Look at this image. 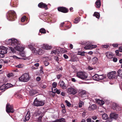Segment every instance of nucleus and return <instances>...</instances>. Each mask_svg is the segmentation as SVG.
Listing matches in <instances>:
<instances>
[{
  "instance_id": "a211bd4d",
  "label": "nucleus",
  "mask_w": 122,
  "mask_h": 122,
  "mask_svg": "<svg viewBox=\"0 0 122 122\" xmlns=\"http://www.w3.org/2000/svg\"><path fill=\"white\" fill-rule=\"evenodd\" d=\"M106 55L107 58L109 59H111L113 56V54L112 52L108 51L106 53Z\"/></svg>"
},
{
  "instance_id": "7ed1b4c3",
  "label": "nucleus",
  "mask_w": 122,
  "mask_h": 122,
  "mask_svg": "<svg viewBox=\"0 0 122 122\" xmlns=\"http://www.w3.org/2000/svg\"><path fill=\"white\" fill-rule=\"evenodd\" d=\"M42 113L40 111H39L37 112L34 113L33 115V117L34 119H37L39 122L42 121L41 119L43 117Z\"/></svg>"
},
{
  "instance_id": "49530a36",
  "label": "nucleus",
  "mask_w": 122,
  "mask_h": 122,
  "mask_svg": "<svg viewBox=\"0 0 122 122\" xmlns=\"http://www.w3.org/2000/svg\"><path fill=\"white\" fill-rule=\"evenodd\" d=\"M116 108L115 110L117 111H119L121 110V108L120 106H119L118 105L117 106V107H116Z\"/></svg>"
},
{
  "instance_id": "9b49d317",
  "label": "nucleus",
  "mask_w": 122,
  "mask_h": 122,
  "mask_svg": "<svg viewBox=\"0 0 122 122\" xmlns=\"http://www.w3.org/2000/svg\"><path fill=\"white\" fill-rule=\"evenodd\" d=\"M57 10L59 11L64 13H67L69 11V10L67 8L63 7H58Z\"/></svg>"
},
{
  "instance_id": "72a5a7b5",
  "label": "nucleus",
  "mask_w": 122,
  "mask_h": 122,
  "mask_svg": "<svg viewBox=\"0 0 122 122\" xmlns=\"http://www.w3.org/2000/svg\"><path fill=\"white\" fill-rule=\"evenodd\" d=\"M80 20V18L78 17L75 19V21L74 22L75 23H77Z\"/></svg>"
},
{
  "instance_id": "de8ad7c7",
  "label": "nucleus",
  "mask_w": 122,
  "mask_h": 122,
  "mask_svg": "<svg viewBox=\"0 0 122 122\" xmlns=\"http://www.w3.org/2000/svg\"><path fill=\"white\" fill-rule=\"evenodd\" d=\"M14 76V74L12 73H10L8 74L7 75V76L9 77L13 76Z\"/></svg>"
},
{
  "instance_id": "c03bdc74",
  "label": "nucleus",
  "mask_w": 122,
  "mask_h": 122,
  "mask_svg": "<svg viewBox=\"0 0 122 122\" xmlns=\"http://www.w3.org/2000/svg\"><path fill=\"white\" fill-rule=\"evenodd\" d=\"M115 52L116 54V55L119 56H121V54L119 53V51L118 50H117L115 51Z\"/></svg>"
},
{
  "instance_id": "680f3d73",
  "label": "nucleus",
  "mask_w": 122,
  "mask_h": 122,
  "mask_svg": "<svg viewBox=\"0 0 122 122\" xmlns=\"http://www.w3.org/2000/svg\"><path fill=\"white\" fill-rule=\"evenodd\" d=\"M117 60V59L116 58H114L113 59V61L115 62H116Z\"/></svg>"
},
{
  "instance_id": "c756f323",
  "label": "nucleus",
  "mask_w": 122,
  "mask_h": 122,
  "mask_svg": "<svg viewBox=\"0 0 122 122\" xmlns=\"http://www.w3.org/2000/svg\"><path fill=\"white\" fill-rule=\"evenodd\" d=\"M93 15L95 16L97 18L99 19L100 17V14L99 13L97 12H95Z\"/></svg>"
},
{
  "instance_id": "1a4fd4ad",
  "label": "nucleus",
  "mask_w": 122,
  "mask_h": 122,
  "mask_svg": "<svg viewBox=\"0 0 122 122\" xmlns=\"http://www.w3.org/2000/svg\"><path fill=\"white\" fill-rule=\"evenodd\" d=\"M6 111L7 113H13L14 110L13 109V106L7 103L6 107Z\"/></svg>"
},
{
  "instance_id": "5701e85b",
  "label": "nucleus",
  "mask_w": 122,
  "mask_h": 122,
  "mask_svg": "<svg viewBox=\"0 0 122 122\" xmlns=\"http://www.w3.org/2000/svg\"><path fill=\"white\" fill-rule=\"evenodd\" d=\"M102 119L104 120H107L108 119L109 120V118L108 117V116L107 114L104 113L103 114L102 116Z\"/></svg>"
},
{
  "instance_id": "e433bc0d",
  "label": "nucleus",
  "mask_w": 122,
  "mask_h": 122,
  "mask_svg": "<svg viewBox=\"0 0 122 122\" xmlns=\"http://www.w3.org/2000/svg\"><path fill=\"white\" fill-rule=\"evenodd\" d=\"M62 85V86H61L60 87H61V88L63 89H66L67 88V86L66 84H65V83L64 84H63Z\"/></svg>"
},
{
  "instance_id": "09e8293b",
  "label": "nucleus",
  "mask_w": 122,
  "mask_h": 122,
  "mask_svg": "<svg viewBox=\"0 0 122 122\" xmlns=\"http://www.w3.org/2000/svg\"><path fill=\"white\" fill-rule=\"evenodd\" d=\"M101 46L102 48H107L109 47V46L108 45H102Z\"/></svg>"
},
{
  "instance_id": "69168bd1",
  "label": "nucleus",
  "mask_w": 122,
  "mask_h": 122,
  "mask_svg": "<svg viewBox=\"0 0 122 122\" xmlns=\"http://www.w3.org/2000/svg\"><path fill=\"white\" fill-rule=\"evenodd\" d=\"M5 56V55L3 54L0 53V58H2L4 57Z\"/></svg>"
},
{
  "instance_id": "58836bf2",
  "label": "nucleus",
  "mask_w": 122,
  "mask_h": 122,
  "mask_svg": "<svg viewBox=\"0 0 122 122\" xmlns=\"http://www.w3.org/2000/svg\"><path fill=\"white\" fill-rule=\"evenodd\" d=\"M65 102L66 103L67 106L68 107H70L71 105V104L70 102H69L67 100H66L65 101Z\"/></svg>"
},
{
  "instance_id": "13d9d810",
  "label": "nucleus",
  "mask_w": 122,
  "mask_h": 122,
  "mask_svg": "<svg viewBox=\"0 0 122 122\" xmlns=\"http://www.w3.org/2000/svg\"><path fill=\"white\" fill-rule=\"evenodd\" d=\"M17 97L18 98H22V96L20 95V94H18L17 95Z\"/></svg>"
},
{
  "instance_id": "423d86ee",
  "label": "nucleus",
  "mask_w": 122,
  "mask_h": 122,
  "mask_svg": "<svg viewBox=\"0 0 122 122\" xmlns=\"http://www.w3.org/2000/svg\"><path fill=\"white\" fill-rule=\"evenodd\" d=\"M19 80L20 81L26 82L29 80V76L28 74L26 73L23 75L19 79Z\"/></svg>"
},
{
  "instance_id": "9d476101",
  "label": "nucleus",
  "mask_w": 122,
  "mask_h": 122,
  "mask_svg": "<svg viewBox=\"0 0 122 122\" xmlns=\"http://www.w3.org/2000/svg\"><path fill=\"white\" fill-rule=\"evenodd\" d=\"M116 72L115 71L109 72L107 75L108 78L110 79H116L117 76L116 75Z\"/></svg>"
},
{
  "instance_id": "37998d69",
  "label": "nucleus",
  "mask_w": 122,
  "mask_h": 122,
  "mask_svg": "<svg viewBox=\"0 0 122 122\" xmlns=\"http://www.w3.org/2000/svg\"><path fill=\"white\" fill-rule=\"evenodd\" d=\"M64 82L63 81H60L59 83V85L61 87L63 84H64Z\"/></svg>"
},
{
  "instance_id": "6e6552de",
  "label": "nucleus",
  "mask_w": 122,
  "mask_h": 122,
  "mask_svg": "<svg viewBox=\"0 0 122 122\" xmlns=\"http://www.w3.org/2000/svg\"><path fill=\"white\" fill-rule=\"evenodd\" d=\"M67 90V93L70 94L74 95L76 94L78 92L77 89L75 88L70 87L68 88Z\"/></svg>"
},
{
  "instance_id": "dca6fc26",
  "label": "nucleus",
  "mask_w": 122,
  "mask_h": 122,
  "mask_svg": "<svg viewBox=\"0 0 122 122\" xmlns=\"http://www.w3.org/2000/svg\"><path fill=\"white\" fill-rule=\"evenodd\" d=\"M7 85L3 84L0 87V90L2 92H4L6 90L9 88L7 87Z\"/></svg>"
},
{
  "instance_id": "f8f14e48",
  "label": "nucleus",
  "mask_w": 122,
  "mask_h": 122,
  "mask_svg": "<svg viewBox=\"0 0 122 122\" xmlns=\"http://www.w3.org/2000/svg\"><path fill=\"white\" fill-rule=\"evenodd\" d=\"M7 48L4 46H1L0 47V53L3 54H6L7 52Z\"/></svg>"
},
{
  "instance_id": "4be33fe9",
  "label": "nucleus",
  "mask_w": 122,
  "mask_h": 122,
  "mask_svg": "<svg viewBox=\"0 0 122 122\" xmlns=\"http://www.w3.org/2000/svg\"><path fill=\"white\" fill-rule=\"evenodd\" d=\"M86 95V91L85 90L82 91L79 93V95L81 97H85V95Z\"/></svg>"
},
{
  "instance_id": "a18cd8bd",
  "label": "nucleus",
  "mask_w": 122,
  "mask_h": 122,
  "mask_svg": "<svg viewBox=\"0 0 122 122\" xmlns=\"http://www.w3.org/2000/svg\"><path fill=\"white\" fill-rule=\"evenodd\" d=\"M40 68V72L41 74H43L44 73V72L43 71V67L42 66H41V67Z\"/></svg>"
},
{
  "instance_id": "5fc2aeb1",
  "label": "nucleus",
  "mask_w": 122,
  "mask_h": 122,
  "mask_svg": "<svg viewBox=\"0 0 122 122\" xmlns=\"http://www.w3.org/2000/svg\"><path fill=\"white\" fill-rule=\"evenodd\" d=\"M92 118L94 120H95L97 118V117L96 116H92Z\"/></svg>"
},
{
  "instance_id": "e2e57ef3",
  "label": "nucleus",
  "mask_w": 122,
  "mask_h": 122,
  "mask_svg": "<svg viewBox=\"0 0 122 122\" xmlns=\"http://www.w3.org/2000/svg\"><path fill=\"white\" fill-rule=\"evenodd\" d=\"M63 56L65 59H67L68 57V56L66 54H64L63 55Z\"/></svg>"
},
{
  "instance_id": "774afa93",
  "label": "nucleus",
  "mask_w": 122,
  "mask_h": 122,
  "mask_svg": "<svg viewBox=\"0 0 122 122\" xmlns=\"http://www.w3.org/2000/svg\"><path fill=\"white\" fill-rule=\"evenodd\" d=\"M119 49L120 52H122V47H119Z\"/></svg>"
},
{
  "instance_id": "7c9ffc66",
  "label": "nucleus",
  "mask_w": 122,
  "mask_h": 122,
  "mask_svg": "<svg viewBox=\"0 0 122 122\" xmlns=\"http://www.w3.org/2000/svg\"><path fill=\"white\" fill-rule=\"evenodd\" d=\"M118 105L116 103H113L112 107V109L114 110H115L116 108V107H117Z\"/></svg>"
},
{
  "instance_id": "ea45409f",
  "label": "nucleus",
  "mask_w": 122,
  "mask_h": 122,
  "mask_svg": "<svg viewBox=\"0 0 122 122\" xmlns=\"http://www.w3.org/2000/svg\"><path fill=\"white\" fill-rule=\"evenodd\" d=\"M29 48L31 50L35 51V48L33 47L32 45H30L29 46Z\"/></svg>"
},
{
  "instance_id": "6ab92c4d",
  "label": "nucleus",
  "mask_w": 122,
  "mask_h": 122,
  "mask_svg": "<svg viewBox=\"0 0 122 122\" xmlns=\"http://www.w3.org/2000/svg\"><path fill=\"white\" fill-rule=\"evenodd\" d=\"M42 48L45 49L49 50L52 48V47L51 46H49L47 44H44L42 46Z\"/></svg>"
},
{
  "instance_id": "f3484780",
  "label": "nucleus",
  "mask_w": 122,
  "mask_h": 122,
  "mask_svg": "<svg viewBox=\"0 0 122 122\" xmlns=\"http://www.w3.org/2000/svg\"><path fill=\"white\" fill-rule=\"evenodd\" d=\"M96 101L97 103L101 106L103 105L105 103V102L102 100L99 99H96Z\"/></svg>"
},
{
  "instance_id": "cd10ccee",
  "label": "nucleus",
  "mask_w": 122,
  "mask_h": 122,
  "mask_svg": "<svg viewBox=\"0 0 122 122\" xmlns=\"http://www.w3.org/2000/svg\"><path fill=\"white\" fill-rule=\"evenodd\" d=\"M118 76L122 78V70L119 69L117 71Z\"/></svg>"
},
{
  "instance_id": "8fccbe9b",
  "label": "nucleus",
  "mask_w": 122,
  "mask_h": 122,
  "mask_svg": "<svg viewBox=\"0 0 122 122\" xmlns=\"http://www.w3.org/2000/svg\"><path fill=\"white\" fill-rule=\"evenodd\" d=\"M61 91L60 90L56 89V91L54 92V93L56 92L58 94H59Z\"/></svg>"
},
{
  "instance_id": "f704fd0d",
  "label": "nucleus",
  "mask_w": 122,
  "mask_h": 122,
  "mask_svg": "<svg viewBox=\"0 0 122 122\" xmlns=\"http://www.w3.org/2000/svg\"><path fill=\"white\" fill-rule=\"evenodd\" d=\"M23 50L22 51H20V55L22 57H25V53L23 51Z\"/></svg>"
},
{
  "instance_id": "3c124183",
  "label": "nucleus",
  "mask_w": 122,
  "mask_h": 122,
  "mask_svg": "<svg viewBox=\"0 0 122 122\" xmlns=\"http://www.w3.org/2000/svg\"><path fill=\"white\" fill-rule=\"evenodd\" d=\"M44 63L45 66H47L49 64V62L47 61H45L44 62Z\"/></svg>"
},
{
  "instance_id": "412c9836",
  "label": "nucleus",
  "mask_w": 122,
  "mask_h": 122,
  "mask_svg": "<svg viewBox=\"0 0 122 122\" xmlns=\"http://www.w3.org/2000/svg\"><path fill=\"white\" fill-rule=\"evenodd\" d=\"M96 7L97 8H99L101 5V3L100 0H97L95 2Z\"/></svg>"
},
{
  "instance_id": "c9c22d12",
  "label": "nucleus",
  "mask_w": 122,
  "mask_h": 122,
  "mask_svg": "<svg viewBox=\"0 0 122 122\" xmlns=\"http://www.w3.org/2000/svg\"><path fill=\"white\" fill-rule=\"evenodd\" d=\"M57 83L56 82H54L52 84V86L53 88H54V90L55 91V88L56 87L57 85Z\"/></svg>"
},
{
  "instance_id": "2f4dec72",
  "label": "nucleus",
  "mask_w": 122,
  "mask_h": 122,
  "mask_svg": "<svg viewBox=\"0 0 122 122\" xmlns=\"http://www.w3.org/2000/svg\"><path fill=\"white\" fill-rule=\"evenodd\" d=\"M39 31L41 33L45 34L46 33V30L44 28H42L40 29L39 30Z\"/></svg>"
},
{
  "instance_id": "4468645a",
  "label": "nucleus",
  "mask_w": 122,
  "mask_h": 122,
  "mask_svg": "<svg viewBox=\"0 0 122 122\" xmlns=\"http://www.w3.org/2000/svg\"><path fill=\"white\" fill-rule=\"evenodd\" d=\"M97 47L96 45H88L84 47V48L86 50L92 49L95 48Z\"/></svg>"
},
{
  "instance_id": "a19ab883",
  "label": "nucleus",
  "mask_w": 122,
  "mask_h": 122,
  "mask_svg": "<svg viewBox=\"0 0 122 122\" xmlns=\"http://www.w3.org/2000/svg\"><path fill=\"white\" fill-rule=\"evenodd\" d=\"M26 17L25 16H23L21 19V21L22 22H24L25 21Z\"/></svg>"
},
{
  "instance_id": "052dcab7",
  "label": "nucleus",
  "mask_w": 122,
  "mask_h": 122,
  "mask_svg": "<svg viewBox=\"0 0 122 122\" xmlns=\"http://www.w3.org/2000/svg\"><path fill=\"white\" fill-rule=\"evenodd\" d=\"M118 44H112V46L114 47H116L118 46Z\"/></svg>"
},
{
  "instance_id": "864d4df0",
  "label": "nucleus",
  "mask_w": 122,
  "mask_h": 122,
  "mask_svg": "<svg viewBox=\"0 0 122 122\" xmlns=\"http://www.w3.org/2000/svg\"><path fill=\"white\" fill-rule=\"evenodd\" d=\"M54 59L56 60V61L57 62L59 61V58L57 56H55Z\"/></svg>"
},
{
  "instance_id": "39448f33",
  "label": "nucleus",
  "mask_w": 122,
  "mask_h": 122,
  "mask_svg": "<svg viewBox=\"0 0 122 122\" xmlns=\"http://www.w3.org/2000/svg\"><path fill=\"white\" fill-rule=\"evenodd\" d=\"M45 103V101H39L36 98L33 102V105L37 107L41 106L44 105Z\"/></svg>"
},
{
  "instance_id": "f257e3e1",
  "label": "nucleus",
  "mask_w": 122,
  "mask_h": 122,
  "mask_svg": "<svg viewBox=\"0 0 122 122\" xmlns=\"http://www.w3.org/2000/svg\"><path fill=\"white\" fill-rule=\"evenodd\" d=\"M6 42L7 44L13 47H9V49L11 50L13 53L16 52V51L15 50L18 51H22L24 50L23 47H20L19 46L20 45V42L15 39L12 38L6 40Z\"/></svg>"
},
{
  "instance_id": "2eb2a0df",
  "label": "nucleus",
  "mask_w": 122,
  "mask_h": 122,
  "mask_svg": "<svg viewBox=\"0 0 122 122\" xmlns=\"http://www.w3.org/2000/svg\"><path fill=\"white\" fill-rule=\"evenodd\" d=\"M30 112L29 111H28L26 116L25 117L24 119L23 120V121L24 122H25L29 120L30 117Z\"/></svg>"
},
{
  "instance_id": "0e129e2a",
  "label": "nucleus",
  "mask_w": 122,
  "mask_h": 122,
  "mask_svg": "<svg viewBox=\"0 0 122 122\" xmlns=\"http://www.w3.org/2000/svg\"><path fill=\"white\" fill-rule=\"evenodd\" d=\"M62 75H58L57 76V78L58 79H59L61 77Z\"/></svg>"
},
{
  "instance_id": "bb28decb",
  "label": "nucleus",
  "mask_w": 122,
  "mask_h": 122,
  "mask_svg": "<svg viewBox=\"0 0 122 122\" xmlns=\"http://www.w3.org/2000/svg\"><path fill=\"white\" fill-rule=\"evenodd\" d=\"M86 52L84 51H78V54L80 55L81 56H85V54Z\"/></svg>"
},
{
  "instance_id": "f03ea898",
  "label": "nucleus",
  "mask_w": 122,
  "mask_h": 122,
  "mask_svg": "<svg viewBox=\"0 0 122 122\" xmlns=\"http://www.w3.org/2000/svg\"><path fill=\"white\" fill-rule=\"evenodd\" d=\"M7 19L10 21L14 20L16 17L15 12L13 10L9 11L7 14Z\"/></svg>"
},
{
  "instance_id": "aec40b11",
  "label": "nucleus",
  "mask_w": 122,
  "mask_h": 122,
  "mask_svg": "<svg viewBox=\"0 0 122 122\" xmlns=\"http://www.w3.org/2000/svg\"><path fill=\"white\" fill-rule=\"evenodd\" d=\"M97 106L95 104H93L90 106L88 107V110H94L96 108Z\"/></svg>"
},
{
  "instance_id": "603ef678",
  "label": "nucleus",
  "mask_w": 122,
  "mask_h": 122,
  "mask_svg": "<svg viewBox=\"0 0 122 122\" xmlns=\"http://www.w3.org/2000/svg\"><path fill=\"white\" fill-rule=\"evenodd\" d=\"M41 80V78L40 77L37 76L36 78V80L37 81H40Z\"/></svg>"
},
{
  "instance_id": "0eeeda50",
  "label": "nucleus",
  "mask_w": 122,
  "mask_h": 122,
  "mask_svg": "<svg viewBox=\"0 0 122 122\" xmlns=\"http://www.w3.org/2000/svg\"><path fill=\"white\" fill-rule=\"evenodd\" d=\"M76 76L78 77L82 80L86 79L87 77V76L86 74L82 71L77 72Z\"/></svg>"
},
{
  "instance_id": "20e7f679",
  "label": "nucleus",
  "mask_w": 122,
  "mask_h": 122,
  "mask_svg": "<svg viewBox=\"0 0 122 122\" xmlns=\"http://www.w3.org/2000/svg\"><path fill=\"white\" fill-rule=\"evenodd\" d=\"M118 117V114L115 112H111L109 115V122H111L113 119L116 120Z\"/></svg>"
},
{
  "instance_id": "4d7b16f0",
  "label": "nucleus",
  "mask_w": 122,
  "mask_h": 122,
  "mask_svg": "<svg viewBox=\"0 0 122 122\" xmlns=\"http://www.w3.org/2000/svg\"><path fill=\"white\" fill-rule=\"evenodd\" d=\"M92 119L90 118H88L86 120L87 122H91Z\"/></svg>"
},
{
  "instance_id": "bf43d9fd",
  "label": "nucleus",
  "mask_w": 122,
  "mask_h": 122,
  "mask_svg": "<svg viewBox=\"0 0 122 122\" xmlns=\"http://www.w3.org/2000/svg\"><path fill=\"white\" fill-rule=\"evenodd\" d=\"M16 67L18 68H21L22 67V65L21 64H19L18 65H17L16 66Z\"/></svg>"
},
{
  "instance_id": "338daca9",
  "label": "nucleus",
  "mask_w": 122,
  "mask_h": 122,
  "mask_svg": "<svg viewBox=\"0 0 122 122\" xmlns=\"http://www.w3.org/2000/svg\"><path fill=\"white\" fill-rule=\"evenodd\" d=\"M61 106L62 108V109H64V108H65V106L63 104H62L61 105Z\"/></svg>"
},
{
  "instance_id": "c85d7f7f",
  "label": "nucleus",
  "mask_w": 122,
  "mask_h": 122,
  "mask_svg": "<svg viewBox=\"0 0 122 122\" xmlns=\"http://www.w3.org/2000/svg\"><path fill=\"white\" fill-rule=\"evenodd\" d=\"M92 60L93 62V64H95L97 62L98 59L96 57H95L92 58Z\"/></svg>"
},
{
  "instance_id": "473e14b6",
  "label": "nucleus",
  "mask_w": 122,
  "mask_h": 122,
  "mask_svg": "<svg viewBox=\"0 0 122 122\" xmlns=\"http://www.w3.org/2000/svg\"><path fill=\"white\" fill-rule=\"evenodd\" d=\"M105 78L103 75H98V81L102 80Z\"/></svg>"
},
{
  "instance_id": "393cba45",
  "label": "nucleus",
  "mask_w": 122,
  "mask_h": 122,
  "mask_svg": "<svg viewBox=\"0 0 122 122\" xmlns=\"http://www.w3.org/2000/svg\"><path fill=\"white\" fill-rule=\"evenodd\" d=\"M37 93V91L33 90L30 92V94L31 96H33Z\"/></svg>"
},
{
  "instance_id": "ddd939ff",
  "label": "nucleus",
  "mask_w": 122,
  "mask_h": 122,
  "mask_svg": "<svg viewBox=\"0 0 122 122\" xmlns=\"http://www.w3.org/2000/svg\"><path fill=\"white\" fill-rule=\"evenodd\" d=\"M47 6V5L46 4L42 2H40L38 5V6L39 8H45L46 10L48 9Z\"/></svg>"
},
{
  "instance_id": "6e6d98bb",
  "label": "nucleus",
  "mask_w": 122,
  "mask_h": 122,
  "mask_svg": "<svg viewBox=\"0 0 122 122\" xmlns=\"http://www.w3.org/2000/svg\"><path fill=\"white\" fill-rule=\"evenodd\" d=\"M70 27L68 25L66 26H65V27L64 28V30H66L67 29H69L70 28Z\"/></svg>"
},
{
  "instance_id": "b1692460",
  "label": "nucleus",
  "mask_w": 122,
  "mask_h": 122,
  "mask_svg": "<svg viewBox=\"0 0 122 122\" xmlns=\"http://www.w3.org/2000/svg\"><path fill=\"white\" fill-rule=\"evenodd\" d=\"M52 53H54L55 54L57 55L60 54V52L59 50H56L52 51L51 52Z\"/></svg>"
},
{
  "instance_id": "a878e982",
  "label": "nucleus",
  "mask_w": 122,
  "mask_h": 122,
  "mask_svg": "<svg viewBox=\"0 0 122 122\" xmlns=\"http://www.w3.org/2000/svg\"><path fill=\"white\" fill-rule=\"evenodd\" d=\"M92 78L94 80L96 81H98V75L96 74L92 77Z\"/></svg>"
},
{
  "instance_id": "4c0bfd02",
  "label": "nucleus",
  "mask_w": 122,
  "mask_h": 122,
  "mask_svg": "<svg viewBox=\"0 0 122 122\" xmlns=\"http://www.w3.org/2000/svg\"><path fill=\"white\" fill-rule=\"evenodd\" d=\"M38 52H39L38 53L39 54L41 55L44 53V50H39Z\"/></svg>"
},
{
  "instance_id": "79ce46f5",
  "label": "nucleus",
  "mask_w": 122,
  "mask_h": 122,
  "mask_svg": "<svg viewBox=\"0 0 122 122\" xmlns=\"http://www.w3.org/2000/svg\"><path fill=\"white\" fill-rule=\"evenodd\" d=\"M84 103L82 101H80L79 104V108H81L82 106L84 104Z\"/></svg>"
}]
</instances>
